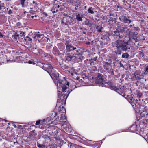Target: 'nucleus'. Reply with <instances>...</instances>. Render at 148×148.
Here are the masks:
<instances>
[{"label": "nucleus", "mask_w": 148, "mask_h": 148, "mask_svg": "<svg viewBox=\"0 0 148 148\" xmlns=\"http://www.w3.org/2000/svg\"><path fill=\"white\" fill-rule=\"evenodd\" d=\"M136 40L131 38L129 36H125L121 40H117L114 42V53L116 55H121L122 51H129L130 49L131 45H134Z\"/></svg>", "instance_id": "obj_1"}, {"label": "nucleus", "mask_w": 148, "mask_h": 148, "mask_svg": "<svg viewBox=\"0 0 148 148\" xmlns=\"http://www.w3.org/2000/svg\"><path fill=\"white\" fill-rule=\"evenodd\" d=\"M49 74L53 80H56L54 81V82L55 84L56 82L57 83L58 95L59 96L61 94L60 90L63 92L65 91L67 88L69 86V82L64 79L63 80L60 79L57 77L58 74L56 73L54 70L52 71Z\"/></svg>", "instance_id": "obj_2"}, {"label": "nucleus", "mask_w": 148, "mask_h": 148, "mask_svg": "<svg viewBox=\"0 0 148 148\" xmlns=\"http://www.w3.org/2000/svg\"><path fill=\"white\" fill-rule=\"evenodd\" d=\"M69 87H67L65 91L63 92L60 90L61 94H60L59 96L58 95V99L56 106H57L61 102H63L64 101H66L67 99L69 94L75 88H76L75 86H72V88L70 90H67V88Z\"/></svg>", "instance_id": "obj_3"}, {"label": "nucleus", "mask_w": 148, "mask_h": 148, "mask_svg": "<svg viewBox=\"0 0 148 148\" xmlns=\"http://www.w3.org/2000/svg\"><path fill=\"white\" fill-rule=\"evenodd\" d=\"M134 95L132 94L130 96H128L127 98V100L131 104L133 108L134 109L136 112H140V108L141 106L137 103L138 100L134 98Z\"/></svg>", "instance_id": "obj_4"}, {"label": "nucleus", "mask_w": 148, "mask_h": 148, "mask_svg": "<svg viewBox=\"0 0 148 148\" xmlns=\"http://www.w3.org/2000/svg\"><path fill=\"white\" fill-rule=\"evenodd\" d=\"M131 17L130 16H127L126 15H123L119 17V19L120 21L124 24H130L133 21L130 19Z\"/></svg>", "instance_id": "obj_5"}, {"label": "nucleus", "mask_w": 148, "mask_h": 148, "mask_svg": "<svg viewBox=\"0 0 148 148\" xmlns=\"http://www.w3.org/2000/svg\"><path fill=\"white\" fill-rule=\"evenodd\" d=\"M73 21V19L72 17L66 16L62 20V24L65 25L72 24Z\"/></svg>", "instance_id": "obj_6"}, {"label": "nucleus", "mask_w": 148, "mask_h": 148, "mask_svg": "<svg viewBox=\"0 0 148 148\" xmlns=\"http://www.w3.org/2000/svg\"><path fill=\"white\" fill-rule=\"evenodd\" d=\"M95 79V83L102 85L103 87V86L105 83V81L103 78V75L101 74L98 73V75Z\"/></svg>", "instance_id": "obj_7"}, {"label": "nucleus", "mask_w": 148, "mask_h": 148, "mask_svg": "<svg viewBox=\"0 0 148 148\" xmlns=\"http://www.w3.org/2000/svg\"><path fill=\"white\" fill-rule=\"evenodd\" d=\"M129 130L131 132H135L136 134H141V131L140 127L136 124H133L129 127Z\"/></svg>", "instance_id": "obj_8"}, {"label": "nucleus", "mask_w": 148, "mask_h": 148, "mask_svg": "<svg viewBox=\"0 0 148 148\" xmlns=\"http://www.w3.org/2000/svg\"><path fill=\"white\" fill-rule=\"evenodd\" d=\"M114 91L116 92L119 94L124 97L126 99L127 98L126 97H127L128 96H130V95H126V89L123 86L119 89L118 88L116 87V90H115Z\"/></svg>", "instance_id": "obj_9"}, {"label": "nucleus", "mask_w": 148, "mask_h": 148, "mask_svg": "<svg viewBox=\"0 0 148 148\" xmlns=\"http://www.w3.org/2000/svg\"><path fill=\"white\" fill-rule=\"evenodd\" d=\"M67 71L69 74H70L74 79L76 80H78L79 79V77L77 76L75 78V76H77V73L75 71V69L73 67H72L71 68L69 67V69L67 70Z\"/></svg>", "instance_id": "obj_10"}, {"label": "nucleus", "mask_w": 148, "mask_h": 148, "mask_svg": "<svg viewBox=\"0 0 148 148\" xmlns=\"http://www.w3.org/2000/svg\"><path fill=\"white\" fill-rule=\"evenodd\" d=\"M65 45H66V51L67 52H70L75 50L76 49L75 47L72 45L71 44H70L68 42H66Z\"/></svg>", "instance_id": "obj_11"}, {"label": "nucleus", "mask_w": 148, "mask_h": 148, "mask_svg": "<svg viewBox=\"0 0 148 148\" xmlns=\"http://www.w3.org/2000/svg\"><path fill=\"white\" fill-rule=\"evenodd\" d=\"M112 34L117 38L121 39L124 37L123 34L122 33H120L118 31V29H116L115 31L112 32Z\"/></svg>", "instance_id": "obj_12"}, {"label": "nucleus", "mask_w": 148, "mask_h": 148, "mask_svg": "<svg viewBox=\"0 0 148 148\" xmlns=\"http://www.w3.org/2000/svg\"><path fill=\"white\" fill-rule=\"evenodd\" d=\"M60 142L61 148H70L72 143L68 141L64 142V140H61Z\"/></svg>", "instance_id": "obj_13"}, {"label": "nucleus", "mask_w": 148, "mask_h": 148, "mask_svg": "<svg viewBox=\"0 0 148 148\" xmlns=\"http://www.w3.org/2000/svg\"><path fill=\"white\" fill-rule=\"evenodd\" d=\"M103 87H106L109 88L110 89L115 90L116 89V86L113 85V83L110 81H108L107 82H105V83L103 86Z\"/></svg>", "instance_id": "obj_14"}, {"label": "nucleus", "mask_w": 148, "mask_h": 148, "mask_svg": "<svg viewBox=\"0 0 148 148\" xmlns=\"http://www.w3.org/2000/svg\"><path fill=\"white\" fill-rule=\"evenodd\" d=\"M74 54L67 53L66 54L65 57V61L68 62L72 61L74 60Z\"/></svg>", "instance_id": "obj_15"}, {"label": "nucleus", "mask_w": 148, "mask_h": 148, "mask_svg": "<svg viewBox=\"0 0 148 148\" xmlns=\"http://www.w3.org/2000/svg\"><path fill=\"white\" fill-rule=\"evenodd\" d=\"M44 65L42 68L43 70L47 71L48 73H52V71H54V69L51 65L45 64Z\"/></svg>", "instance_id": "obj_16"}, {"label": "nucleus", "mask_w": 148, "mask_h": 148, "mask_svg": "<svg viewBox=\"0 0 148 148\" xmlns=\"http://www.w3.org/2000/svg\"><path fill=\"white\" fill-rule=\"evenodd\" d=\"M74 59L77 60L78 62H82L83 59L84 58L83 56L81 53H76L74 55Z\"/></svg>", "instance_id": "obj_17"}, {"label": "nucleus", "mask_w": 148, "mask_h": 148, "mask_svg": "<svg viewBox=\"0 0 148 148\" xmlns=\"http://www.w3.org/2000/svg\"><path fill=\"white\" fill-rule=\"evenodd\" d=\"M116 29H118V31H119L120 32L122 33V34L125 31H129L130 30V29H127V27L125 26H123V25L122 26H118Z\"/></svg>", "instance_id": "obj_18"}, {"label": "nucleus", "mask_w": 148, "mask_h": 148, "mask_svg": "<svg viewBox=\"0 0 148 148\" xmlns=\"http://www.w3.org/2000/svg\"><path fill=\"white\" fill-rule=\"evenodd\" d=\"M32 52L34 54L38 55H40L41 53L42 52V50L39 48H37L36 47L33 48L31 49Z\"/></svg>", "instance_id": "obj_19"}, {"label": "nucleus", "mask_w": 148, "mask_h": 148, "mask_svg": "<svg viewBox=\"0 0 148 148\" xmlns=\"http://www.w3.org/2000/svg\"><path fill=\"white\" fill-rule=\"evenodd\" d=\"M53 53L55 56H58L61 55L58 48L56 46L53 47L52 51Z\"/></svg>", "instance_id": "obj_20"}, {"label": "nucleus", "mask_w": 148, "mask_h": 148, "mask_svg": "<svg viewBox=\"0 0 148 148\" xmlns=\"http://www.w3.org/2000/svg\"><path fill=\"white\" fill-rule=\"evenodd\" d=\"M58 3H57L56 4H53L51 9V11L52 13L54 14L55 13H57L59 10L58 7Z\"/></svg>", "instance_id": "obj_21"}, {"label": "nucleus", "mask_w": 148, "mask_h": 148, "mask_svg": "<svg viewBox=\"0 0 148 148\" xmlns=\"http://www.w3.org/2000/svg\"><path fill=\"white\" fill-rule=\"evenodd\" d=\"M103 65L104 69L106 71L112 67L111 63L105 61H103Z\"/></svg>", "instance_id": "obj_22"}, {"label": "nucleus", "mask_w": 148, "mask_h": 148, "mask_svg": "<svg viewBox=\"0 0 148 148\" xmlns=\"http://www.w3.org/2000/svg\"><path fill=\"white\" fill-rule=\"evenodd\" d=\"M144 74L143 73L140 75L134 73L133 74V78L136 80H140L143 79L144 77Z\"/></svg>", "instance_id": "obj_23"}, {"label": "nucleus", "mask_w": 148, "mask_h": 148, "mask_svg": "<svg viewBox=\"0 0 148 148\" xmlns=\"http://www.w3.org/2000/svg\"><path fill=\"white\" fill-rule=\"evenodd\" d=\"M135 84L139 88H146V87L145 86V84L140 81H136V82Z\"/></svg>", "instance_id": "obj_24"}, {"label": "nucleus", "mask_w": 148, "mask_h": 148, "mask_svg": "<svg viewBox=\"0 0 148 148\" xmlns=\"http://www.w3.org/2000/svg\"><path fill=\"white\" fill-rule=\"evenodd\" d=\"M88 13L90 14H93L95 13L96 11L95 10L94 7L92 6H90L87 10Z\"/></svg>", "instance_id": "obj_25"}, {"label": "nucleus", "mask_w": 148, "mask_h": 148, "mask_svg": "<svg viewBox=\"0 0 148 148\" xmlns=\"http://www.w3.org/2000/svg\"><path fill=\"white\" fill-rule=\"evenodd\" d=\"M73 5L75 6V10H77L78 9H79L80 10H82L83 9L82 7L81 6V3L80 1H78L76 2V4L74 5Z\"/></svg>", "instance_id": "obj_26"}, {"label": "nucleus", "mask_w": 148, "mask_h": 148, "mask_svg": "<svg viewBox=\"0 0 148 148\" xmlns=\"http://www.w3.org/2000/svg\"><path fill=\"white\" fill-rule=\"evenodd\" d=\"M83 14L78 13L76 15V19L77 21L82 22L83 21L82 18H83Z\"/></svg>", "instance_id": "obj_27"}, {"label": "nucleus", "mask_w": 148, "mask_h": 148, "mask_svg": "<svg viewBox=\"0 0 148 148\" xmlns=\"http://www.w3.org/2000/svg\"><path fill=\"white\" fill-rule=\"evenodd\" d=\"M29 134L30 137L35 138L37 135V133L36 130H34L29 132Z\"/></svg>", "instance_id": "obj_28"}, {"label": "nucleus", "mask_w": 148, "mask_h": 148, "mask_svg": "<svg viewBox=\"0 0 148 148\" xmlns=\"http://www.w3.org/2000/svg\"><path fill=\"white\" fill-rule=\"evenodd\" d=\"M58 3V7L59 10L61 11L64 10L66 7L64 4L62 3Z\"/></svg>", "instance_id": "obj_29"}, {"label": "nucleus", "mask_w": 148, "mask_h": 148, "mask_svg": "<svg viewBox=\"0 0 148 148\" xmlns=\"http://www.w3.org/2000/svg\"><path fill=\"white\" fill-rule=\"evenodd\" d=\"M59 49L61 51H63L65 48V46L63 43H61L57 44Z\"/></svg>", "instance_id": "obj_30"}, {"label": "nucleus", "mask_w": 148, "mask_h": 148, "mask_svg": "<svg viewBox=\"0 0 148 148\" xmlns=\"http://www.w3.org/2000/svg\"><path fill=\"white\" fill-rule=\"evenodd\" d=\"M66 119V116L64 114H61V116L60 117V119H59V117L58 116V118H56V121H59V122H61L60 121L61 120H64Z\"/></svg>", "instance_id": "obj_31"}, {"label": "nucleus", "mask_w": 148, "mask_h": 148, "mask_svg": "<svg viewBox=\"0 0 148 148\" xmlns=\"http://www.w3.org/2000/svg\"><path fill=\"white\" fill-rule=\"evenodd\" d=\"M20 2L22 7L26 6L28 3L27 2L26 0H20Z\"/></svg>", "instance_id": "obj_32"}, {"label": "nucleus", "mask_w": 148, "mask_h": 148, "mask_svg": "<svg viewBox=\"0 0 148 148\" xmlns=\"http://www.w3.org/2000/svg\"><path fill=\"white\" fill-rule=\"evenodd\" d=\"M57 113L54 111L50 113V116L52 118V120L54 119V121H55L56 119H55V118L57 116Z\"/></svg>", "instance_id": "obj_33"}, {"label": "nucleus", "mask_w": 148, "mask_h": 148, "mask_svg": "<svg viewBox=\"0 0 148 148\" xmlns=\"http://www.w3.org/2000/svg\"><path fill=\"white\" fill-rule=\"evenodd\" d=\"M135 95L136 98H137L138 99H137L139 101H140V98L142 95V93L138 92H136V93H135Z\"/></svg>", "instance_id": "obj_34"}, {"label": "nucleus", "mask_w": 148, "mask_h": 148, "mask_svg": "<svg viewBox=\"0 0 148 148\" xmlns=\"http://www.w3.org/2000/svg\"><path fill=\"white\" fill-rule=\"evenodd\" d=\"M106 71L108 73L111 75H114V70L113 69L112 67H111L110 68L107 70Z\"/></svg>", "instance_id": "obj_35"}, {"label": "nucleus", "mask_w": 148, "mask_h": 148, "mask_svg": "<svg viewBox=\"0 0 148 148\" xmlns=\"http://www.w3.org/2000/svg\"><path fill=\"white\" fill-rule=\"evenodd\" d=\"M6 9V11L8 12V14L9 15H11L13 14V12L14 10V9L12 7H11L10 8H7Z\"/></svg>", "instance_id": "obj_36"}, {"label": "nucleus", "mask_w": 148, "mask_h": 148, "mask_svg": "<svg viewBox=\"0 0 148 148\" xmlns=\"http://www.w3.org/2000/svg\"><path fill=\"white\" fill-rule=\"evenodd\" d=\"M4 4L3 3L0 4V10L5 12L6 11V8L4 6Z\"/></svg>", "instance_id": "obj_37"}, {"label": "nucleus", "mask_w": 148, "mask_h": 148, "mask_svg": "<svg viewBox=\"0 0 148 148\" xmlns=\"http://www.w3.org/2000/svg\"><path fill=\"white\" fill-rule=\"evenodd\" d=\"M40 13L42 14L41 15H43L44 17H46L48 16L47 13L44 11V9L43 8H41L40 9Z\"/></svg>", "instance_id": "obj_38"}, {"label": "nucleus", "mask_w": 148, "mask_h": 148, "mask_svg": "<svg viewBox=\"0 0 148 148\" xmlns=\"http://www.w3.org/2000/svg\"><path fill=\"white\" fill-rule=\"evenodd\" d=\"M143 73L145 75H148V65L145 67Z\"/></svg>", "instance_id": "obj_39"}, {"label": "nucleus", "mask_w": 148, "mask_h": 148, "mask_svg": "<svg viewBox=\"0 0 148 148\" xmlns=\"http://www.w3.org/2000/svg\"><path fill=\"white\" fill-rule=\"evenodd\" d=\"M130 56V55L127 53H124L122 54V58L127 59Z\"/></svg>", "instance_id": "obj_40"}, {"label": "nucleus", "mask_w": 148, "mask_h": 148, "mask_svg": "<svg viewBox=\"0 0 148 148\" xmlns=\"http://www.w3.org/2000/svg\"><path fill=\"white\" fill-rule=\"evenodd\" d=\"M61 67L63 70L66 71V70H68L69 69V67L66 64H63L61 66Z\"/></svg>", "instance_id": "obj_41"}, {"label": "nucleus", "mask_w": 148, "mask_h": 148, "mask_svg": "<svg viewBox=\"0 0 148 148\" xmlns=\"http://www.w3.org/2000/svg\"><path fill=\"white\" fill-rule=\"evenodd\" d=\"M30 36H31L34 39H36V33L35 32H31L29 34Z\"/></svg>", "instance_id": "obj_42"}, {"label": "nucleus", "mask_w": 148, "mask_h": 148, "mask_svg": "<svg viewBox=\"0 0 148 148\" xmlns=\"http://www.w3.org/2000/svg\"><path fill=\"white\" fill-rule=\"evenodd\" d=\"M48 54V53L45 52L43 51L42 50V52L40 53V56L42 57H46L47 56Z\"/></svg>", "instance_id": "obj_43"}, {"label": "nucleus", "mask_w": 148, "mask_h": 148, "mask_svg": "<svg viewBox=\"0 0 148 148\" xmlns=\"http://www.w3.org/2000/svg\"><path fill=\"white\" fill-rule=\"evenodd\" d=\"M131 29L132 30L134 31H139L140 30L139 27L137 26L134 27H133L131 28Z\"/></svg>", "instance_id": "obj_44"}, {"label": "nucleus", "mask_w": 148, "mask_h": 148, "mask_svg": "<svg viewBox=\"0 0 148 148\" xmlns=\"http://www.w3.org/2000/svg\"><path fill=\"white\" fill-rule=\"evenodd\" d=\"M68 128L65 130L68 133H71L72 131L71 127V126H68Z\"/></svg>", "instance_id": "obj_45"}, {"label": "nucleus", "mask_w": 148, "mask_h": 148, "mask_svg": "<svg viewBox=\"0 0 148 148\" xmlns=\"http://www.w3.org/2000/svg\"><path fill=\"white\" fill-rule=\"evenodd\" d=\"M85 25L89 26H91L92 24L90 22V21L88 19H86L85 21Z\"/></svg>", "instance_id": "obj_46"}, {"label": "nucleus", "mask_w": 148, "mask_h": 148, "mask_svg": "<svg viewBox=\"0 0 148 148\" xmlns=\"http://www.w3.org/2000/svg\"><path fill=\"white\" fill-rule=\"evenodd\" d=\"M37 146L39 147V148H45L46 146L43 144H40L38 143H37Z\"/></svg>", "instance_id": "obj_47"}, {"label": "nucleus", "mask_w": 148, "mask_h": 148, "mask_svg": "<svg viewBox=\"0 0 148 148\" xmlns=\"http://www.w3.org/2000/svg\"><path fill=\"white\" fill-rule=\"evenodd\" d=\"M30 4L31 5H32L33 6L35 7L38 5L37 1H31Z\"/></svg>", "instance_id": "obj_48"}, {"label": "nucleus", "mask_w": 148, "mask_h": 148, "mask_svg": "<svg viewBox=\"0 0 148 148\" xmlns=\"http://www.w3.org/2000/svg\"><path fill=\"white\" fill-rule=\"evenodd\" d=\"M65 109L64 108V106H62V107H61V106H59V108L58 109V111L59 112L63 111L64 110H65Z\"/></svg>", "instance_id": "obj_49"}, {"label": "nucleus", "mask_w": 148, "mask_h": 148, "mask_svg": "<svg viewBox=\"0 0 148 148\" xmlns=\"http://www.w3.org/2000/svg\"><path fill=\"white\" fill-rule=\"evenodd\" d=\"M103 27L101 26H97L96 27V29L99 32H101V29Z\"/></svg>", "instance_id": "obj_50"}, {"label": "nucleus", "mask_w": 148, "mask_h": 148, "mask_svg": "<svg viewBox=\"0 0 148 148\" xmlns=\"http://www.w3.org/2000/svg\"><path fill=\"white\" fill-rule=\"evenodd\" d=\"M17 34L16 32L15 33V34ZM19 36L18 34H15L12 36V38L14 40H15L17 39V38Z\"/></svg>", "instance_id": "obj_51"}, {"label": "nucleus", "mask_w": 148, "mask_h": 148, "mask_svg": "<svg viewBox=\"0 0 148 148\" xmlns=\"http://www.w3.org/2000/svg\"><path fill=\"white\" fill-rule=\"evenodd\" d=\"M43 35V34H38L36 33V39L38 38H40L41 36Z\"/></svg>", "instance_id": "obj_52"}, {"label": "nucleus", "mask_w": 148, "mask_h": 148, "mask_svg": "<svg viewBox=\"0 0 148 148\" xmlns=\"http://www.w3.org/2000/svg\"><path fill=\"white\" fill-rule=\"evenodd\" d=\"M142 123L144 124H146L148 123V119H143Z\"/></svg>", "instance_id": "obj_53"}, {"label": "nucleus", "mask_w": 148, "mask_h": 148, "mask_svg": "<svg viewBox=\"0 0 148 148\" xmlns=\"http://www.w3.org/2000/svg\"><path fill=\"white\" fill-rule=\"evenodd\" d=\"M96 62L95 61L92 60L90 63L91 66H93L97 64Z\"/></svg>", "instance_id": "obj_54"}, {"label": "nucleus", "mask_w": 148, "mask_h": 148, "mask_svg": "<svg viewBox=\"0 0 148 148\" xmlns=\"http://www.w3.org/2000/svg\"><path fill=\"white\" fill-rule=\"evenodd\" d=\"M51 46H46V47H43L42 48L44 49L45 50H48L49 49H50V48H51Z\"/></svg>", "instance_id": "obj_55"}, {"label": "nucleus", "mask_w": 148, "mask_h": 148, "mask_svg": "<svg viewBox=\"0 0 148 148\" xmlns=\"http://www.w3.org/2000/svg\"><path fill=\"white\" fill-rule=\"evenodd\" d=\"M25 40L26 41H31L32 40V39L28 36H26Z\"/></svg>", "instance_id": "obj_56"}, {"label": "nucleus", "mask_w": 148, "mask_h": 148, "mask_svg": "<svg viewBox=\"0 0 148 148\" xmlns=\"http://www.w3.org/2000/svg\"><path fill=\"white\" fill-rule=\"evenodd\" d=\"M68 126H70V125H67L66 124H63L62 125V127H63V128L65 130L67 128H68Z\"/></svg>", "instance_id": "obj_57"}, {"label": "nucleus", "mask_w": 148, "mask_h": 148, "mask_svg": "<svg viewBox=\"0 0 148 148\" xmlns=\"http://www.w3.org/2000/svg\"><path fill=\"white\" fill-rule=\"evenodd\" d=\"M51 120H52V118L50 116H49L46 119V122H49Z\"/></svg>", "instance_id": "obj_58"}, {"label": "nucleus", "mask_w": 148, "mask_h": 148, "mask_svg": "<svg viewBox=\"0 0 148 148\" xmlns=\"http://www.w3.org/2000/svg\"><path fill=\"white\" fill-rule=\"evenodd\" d=\"M54 138L56 140H60V138L58 135H54Z\"/></svg>", "instance_id": "obj_59"}, {"label": "nucleus", "mask_w": 148, "mask_h": 148, "mask_svg": "<svg viewBox=\"0 0 148 148\" xmlns=\"http://www.w3.org/2000/svg\"><path fill=\"white\" fill-rule=\"evenodd\" d=\"M130 24L129 25V27L131 28L132 27H135L136 26V25H135V24H134L132 23Z\"/></svg>", "instance_id": "obj_60"}, {"label": "nucleus", "mask_w": 148, "mask_h": 148, "mask_svg": "<svg viewBox=\"0 0 148 148\" xmlns=\"http://www.w3.org/2000/svg\"><path fill=\"white\" fill-rule=\"evenodd\" d=\"M138 52L140 57H143L144 56V53L143 52L139 51Z\"/></svg>", "instance_id": "obj_61"}, {"label": "nucleus", "mask_w": 148, "mask_h": 148, "mask_svg": "<svg viewBox=\"0 0 148 148\" xmlns=\"http://www.w3.org/2000/svg\"><path fill=\"white\" fill-rule=\"evenodd\" d=\"M41 122H42L41 120H38L35 123V125H38L40 124L41 123Z\"/></svg>", "instance_id": "obj_62"}, {"label": "nucleus", "mask_w": 148, "mask_h": 148, "mask_svg": "<svg viewBox=\"0 0 148 148\" xmlns=\"http://www.w3.org/2000/svg\"><path fill=\"white\" fill-rule=\"evenodd\" d=\"M146 48L145 47H142L141 48H140V49H139V50H141V51H144V52H145V50H146V49H145Z\"/></svg>", "instance_id": "obj_63"}, {"label": "nucleus", "mask_w": 148, "mask_h": 148, "mask_svg": "<svg viewBox=\"0 0 148 148\" xmlns=\"http://www.w3.org/2000/svg\"><path fill=\"white\" fill-rule=\"evenodd\" d=\"M58 131H59L58 130H57V129L56 130H55L54 132V135H58Z\"/></svg>", "instance_id": "obj_64"}]
</instances>
